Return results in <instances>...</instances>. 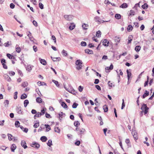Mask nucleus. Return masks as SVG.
I'll list each match as a JSON object with an SVG mask.
<instances>
[{
    "mask_svg": "<svg viewBox=\"0 0 154 154\" xmlns=\"http://www.w3.org/2000/svg\"><path fill=\"white\" fill-rule=\"evenodd\" d=\"M39 60L40 61V63L44 65H46V61L44 59H41L40 58H39Z\"/></svg>",
    "mask_w": 154,
    "mask_h": 154,
    "instance_id": "14",
    "label": "nucleus"
},
{
    "mask_svg": "<svg viewBox=\"0 0 154 154\" xmlns=\"http://www.w3.org/2000/svg\"><path fill=\"white\" fill-rule=\"evenodd\" d=\"M29 102V101L27 100H26L24 102V104L25 107L27 106V105L28 104Z\"/></svg>",
    "mask_w": 154,
    "mask_h": 154,
    "instance_id": "28",
    "label": "nucleus"
},
{
    "mask_svg": "<svg viewBox=\"0 0 154 154\" xmlns=\"http://www.w3.org/2000/svg\"><path fill=\"white\" fill-rule=\"evenodd\" d=\"M140 3V2L139 3L136 4L133 8L135 9H137V6H138L139 7H140V6L139 4Z\"/></svg>",
    "mask_w": 154,
    "mask_h": 154,
    "instance_id": "52",
    "label": "nucleus"
},
{
    "mask_svg": "<svg viewBox=\"0 0 154 154\" xmlns=\"http://www.w3.org/2000/svg\"><path fill=\"white\" fill-rule=\"evenodd\" d=\"M64 18L67 20L70 21L72 19V16L71 15H65L64 16Z\"/></svg>",
    "mask_w": 154,
    "mask_h": 154,
    "instance_id": "4",
    "label": "nucleus"
},
{
    "mask_svg": "<svg viewBox=\"0 0 154 154\" xmlns=\"http://www.w3.org/2000/svg\"><path fill=\"white\" fill-rule=\"evenodd\" d=\"M148 7V5L146 3H145L142 6V8L144 9H147Z\"/></svg>",
    "mask_w": 154,
    "mask_h": 154,
    "instance_id": "24",
    "label": "nucleus"
},
{
    "mask_svg": "<svg viewBox=\"0 0 154 154\" xmlns=\"http://www.w3.org/2000/svg\"><path fill=\"white\" fill-rule=\"evenodd\" d=\"M62 53L63 55L64 56H66L68 55L67 51L64 50H63L62 51Z\"/></svg>",
    "mask_w": 154,
    "mask_h": 154,
    "instance_id": "26",
    "label": "nucleus"
},
{
    "mask_svg": "<svg viewBox=\"0 0 154 154\" xmlns=\"http://www.w3.org/2000/svg\"><path fill=\"white\" fill-rule=\"evenodd\" d=\"M30 146H31L37 149H38L40 147L39 144L38 143L35 142L32 143L31 144Z\"/></svg>",
    "mask_w": 154,
    "mask_h": 154,
    "instance_id": "3",
    "label": "nucleus"
},
{
    "mask_svg": "<svg viewBox=\"0 0 154 154\" xmlns=\"http://www.w3.org/2000/svg\"><path fill=\"white\" fill-rule=\"evenodd\" d=\"M75 64L78 66L76 67V68L77 69L79 70L82 69V61L79 60H77L75 62Z\"/></svg>",
    "mask_w": 154,
    "mask_h": 154,
    "instance_id": "1",
    "label": "nucleus"
},
{
    "mask_svg": "<svg viewBox=\"0 0 154 154\" xmlns=\"http://www.w3.org/2000/svg\"><path fill=\"white\" fill-rule=\"evenodd\" d=\"M39 8L42 9H43L44 8V5L41 2L39 3Z\"/></svg>",
    "mask_w": 154,
    "mask_h": 154,
    "instance_id": "42",
    "label": "nucleus"
},
{
    "mask_svg": "<svg viewBox=\"0 0 154 154\" xmlns=\"http://www.w3.org/2000/svg\"><path fill=\"white\" fill-rule=\"evenodd\" d=\"M87 26V25L85 24V23L83 24L82 25V27L83 28V29H87V26Z\"/></svg>",
    "mask_w": 154,
    "mask_h": 154,
    "instance_id": "40",
    "label": "nucleus"
},
{
    "mask_svg": "<svg viewBox=\"0 0 154 154\" xmlns=\"http://www.w3.org/2000/svg\"><path fill=\"white\" fill-rule=\"evenodd\" d=\"M26 70L29 72H30L32 69V66L30 65H28L26 67Z\"/></svg>",
    "mask_w": 154,
    "mask_h": 154,
    "instance_id": "18",
    "label": "nucleus"
},
{
    "mask_svg": "<svg viewBox=\"0 0 154 154\" xmlns=\"http://www.w3.org/2000/svg\"><path fill=\"white\" fill-rule=\"evenodd\" d=\"M7 148V147L4 146H2L0 147V148L1 149H2L3 150H5Z\"/></svg>",
    "mask_w": 154,
    "mask_h": 154,
    "instance_id": "57",
    "label": "nucleus"
},
{
    "mask_svg": "<svg viewBox=\"0 0 154 154\" xmlns=\"http://www.w3.org/2000/svg\"><path fill=\"white\" fill-rule=\"evenodd\" d=\"M114 40L115 42L116 43V45H117V43H119L120 41V39L119 37H115L114 38Z\"/></svg>",
    "mask_w": 154,
    "mask_h": 154,
    "instance_id": "9",
    "label": "nucleus"
},
{
    "mask_svg": "<svg viewBox=\"0 0 154 154\" xmlns=\"http://www.w3.org/2000/svg\"><path fill=\"white\" fill-rule=\"evenodd\" d=\"M115 17L117 19H119L121 18V15L119 14H116L115 15Z\"/></svg>",
    "mask_w": 154,
    "mask_h": 154,
    "instance_id": "30",
    "label": "nucleus"
},
{
    "mask_svg": "<svg viewBox=\"0 0 154 154\" xmlns=\"http://www.w3.org/2000/svg\"><path fill=\"white\" fill-rule=\"evenodd\" d=\"M36 102L38 103H41L42 102V99L40 97H38L36 99Z\"/></svg>",
    "mask_w": 154,
    "mask_h": 154,
    "instance_id": "22",
    "label": "nucleus"
},
{
    "mask_svg": "<svg viewBox=\"0 0 154 154\" xmlns=\"http://www.w3.org/2000/svg\"><path fill=\"white\" fill-rule=\"evenodd\" d=\"M4 103L5 105V107H7L8 106V105L9 104V101L8 100H6L5 101Z\"/></svg>",
    "mask_w": 154,
    "mask_h": 154,
    "instance_id": "39",
    "label": "nucleus"
},
{
    "mask_svg": "<svg viewBox=\"0 0 154 154\" xmlns=\"http://www.w3.org/2000/svg\"><path fill=\"white\" fill-rule=\"evenodd\" d=\"M61 105L62 106L64 109H66L68 107V106L66 103L64 102H62L61 103Z\"/></svg>",
    "mask_w": 154,
    "mask_h": 154,
    "instance_id": "21",
    "label": "nucleus"
},
{
    "mask_svg": "<svg viewBox=\"0 0 154 154\" xmlns=\"http://www.w3.org/2000/svg\"><path fill=\"white\" fill-rule=\"evenodd\" d=\"M8 139L10 141L13 140V139L12 137V138H13V137L11 134H8Z\"/></svg>",
    "mask_w": 154,
    "mask_h": 154,
    "instance_id": "29",
    "label": "nucleus"
},
{
    "mask_svg": "<svg viewBox=\"0 0 154 154\" xmlns=\"http://www.w3.org/2000/svg\"><path fill=\"white\" fill-rule=\"evenodd\" d=\"M16 146L15 144H13L11 146V148L12 152H14L15 149H16Z\"/></svg>",
    "mask_w": 154,
    "mask_h": 154,
    "instance_id": "13",
    "label": "nucleus"
},
{
    "mask_svg": "<svg viewBox=\"0 0 154 154\" xmlns=\"http://www.w3.org/2000/svg\"><path fill=\"white\" fill-rule=\"evenodd\" d=\"M101 33V32L99 30L96 32V35L98 37H99L100 36Z\"/></svg>",
    "mask_w": 154,
    "mask_h": 154,
    "instance_id": "33",
    "label": "nucleus"
},
{
    "mask_svg": "<svg viewBox=\"0 0 154 154\" xmlns=\"http://www.w3.org/2000/svg\"><path fill=\"white\" fill-rule=\"evenodd\" d=\"M42 126H45L46 131H48L51 129V128L49 125L45 124L44 125H42Z\"/></svg>",
    "mask_w": 154,
    "mask_h": 154,
    "instance_id": "10",
    "label": "nucleus"
},
{
    "mask_svg": "<svg viewBox=\"0 0 154 154\" xmlns=\"http://www.w3.org/2000/svg\"><path fill=\"white\" fill-rule=\"evenodd\" d=\"M78 105V104L75 103H74L72 106V107L73 108H76L77 106Z\"/></svg>",
    "mask_w": 154,
    "mask_h": 154,
    "instance_id": "44",
    "label": "nucleus"
},
{
    "mask_svg": "<svg viewBox=\"0 0 154 154\" xmlns=\"http://www.w3.org/2000/svg\"><path fill=\"white\" fill-rule=\"evenodd\" d=\"M132 134L133 135V137L135 139L137 140L138 139L137 133L135 130H132Z\"/></svg>",
    "mask_w": 154,
    "mask_h": 154,
    "instance_id": "5",
    "label": "nucleus"
},
{
    "mask_svg": "<svg viewBox=\"0 0 154 154\" xmlns=\"http://www.w3.org/2000/svg\"><path fill=\"white\" fill-rule=\"evenodd\" d=\"M133 26L130 25H129L127 27V30L128 32H130L131 31H132V30L133 29Z\"/></svg>",
    "mask_w": 154,
    "mask_h": 154,
    "instance_id": "19",
    "label": "nucleus"
},
{
    "mask_svg": "<svg viewBox=\"0 0 154 154\" xmlns=\"http://www.w3.org/2000/svg\"><path fill=\"white\" fill-rule=\"evenodd\" d=\"M39 126V122H38L37 123H35L33 125L34 127L35 128H37L38 126Z\"/></svg>",
    "mask_w": 154,
    "mask_h": 154,
    "instance_id": "53",
    "label": "nucleus"
},
{
    "mask_svg": "<svg viewBox=\"0 0 154 154\" xmlns=\"http://www.w3.org/2000/svg\"><path fill=\"white\" fill-rule=\"evenodd\" d=\"M17 72L18 73V74L21 76H22L23 75V74L22 72V71L19 70L17 69Z\"/></svg>",
    "mask_w": 154,
    "mask_h": 154,
    "instance_id": "50",
    "label": "nucleus"
},
{
    "mask_svg": "<svg viewBox=\"0 0 154 154\" xmlns=\"http://www.w3.org/2000/svg\"><path fill=\"white\" fill-rule=\"evenodd\" d=\"M133 36L132 35H130L129 36L128 38V44H130L131 43V41L132 40Z\"/></svg>",
    "mask_w": 154,
    "mask_h": 154,
    "instance_id": "20",
    "label": "nucleus"
},
{
    "mask_svg": "<svg viewBox=\"0 0 154 154\" xmlns=\"http://www.w3.org/2000/svg\"><path fill=\"white\" fill-rule=\"evenodd\" d=\"M17 91L14 93V99H16L17 98Z\"/></svg>",
    "mask_w": 154,
    "mask_h": 154,
    "instance_id": "59",
    "label": "nucleus"
},
{
    "mask_svg": "<svg viewBox=\"0 0 154 154\" xmlns=\"http://www.w3.org/2000/svg\"><path fill=\"white\" fill-rule=\"evenodd\" d=\"M41 116H42L41 113L40 112H38L37 113H36L35 115V116H37V117H39Z\"/></svg>",
    "mask_w": 154,
    "mask_h": 154,
    "instance_id": "51",
    "label": "nucleus"
},
{
    "mask_svg": "<svg viewBox=\"0 0 154 154\" xmlns=\"http://www.w3.org/2000/svg\"><path fill=\"white\" fill-rule=\"evenodd\" d=\"M51 38L52 39V40L54 41V42L55 43H56V38L55 36L54 35H52V38Z\"/></svg>",
    "mask_w": 154,
    "mask_h": 154,
    "instance_id": "55",
    "label": "nucleus"
},
{
    "mask_svg": "<svg viewBox=\"0 0 154 154\" xmlns=\"http://www.w3.org/2000/svg\"><path fill=\"white\" fill-rule=\"evenodd\" d=\"M126 72L127 73V77L128 80V82L129 81L131 75V72H129V71L128 70H127Z\"/></svg>",
    "mask_w": 154,
    "mask_h": 154,
    "instance_id": "8",
    "label": "nucleus"
},
{
    "mask_svg": "<svg viewBox=\"0 0 154 154\" xmlns=\"http://www.w3.org/2000/svg\"><path fill=\"white\" fill-rule=\"evenodd\" d=\"M9 42H6L4 44V45L5 47H8L10 45V44L9 43Z\"/></svg>",
    "mask_w": 154,
    "mask_h": 154,
    "instance_id": "56",
    "label": "nucleus"
},
{
    "mask_svg": "<svg viewBox=\"0 0 154 154\" xmlns=\"http://www.w3.org/2000/svg\"><path fill=\"white\" fill-rule=\"evenodd\" d=\"M47 144L48 146H51V145H52V144L51 140H49L48 141V142L47 143Z\"/></svg>",
    "mask_w": 154,
    "mask_h": 154,
    "instance_id": "34",
    "label": "nucleus"
},
{
    "mask_svg": "<svg viewBox=\"0 0 154 154\" xmlns=\"http://www.w3.org/2000/svg\"><path fill=\"white\" fill-rule=\"evenodd\" d=\"M146 92L145 93L143 96V98H144L148 96L149 94V92L147 91L146 90L145 91Z\"/></svg>",
    "mask_w": 154,
    "mask_h": 154,
    "instance_id": "25",
    "label": "nucleus"
},
{
    "mask_svg": "<svg viewBox=\"0 0 154 154\" xmlns=\"http://www.w3.org/2000/svg\"><path fill=\"white\" fill-rule=\"evenodd\" d=\"M52 81L57 87L59 86V83L57 81L53 80Z\"/></svg>",
    "mask_w": 154,
    "mask_h": 154,
    "instance_id": "35",
    "label": "nucleus"
},
{
    "mask_svg": "<svg viewBox=\"0 0 154 154\" xmlns=\"http://www.w3.org/2000/svg\"><path fill=\"white\" fill-rule=\"evenodd\" d=\"M103 109L104 110V111L105 112H106L108 111V108L107 106L106 105H104L103 106Z\"/></svg>",
    "mask_w": 154,
    "mask_h": 154,
    "instance_id": "27",
    "label": "nucleus"
},
{
    "mask_svg": "<svg viewBox=\"0 0 154 154\" xmlns=\"http://www.w3.org/2000/svg\"><path fill=\"white\" fill-rule=\"evenodd\" d=\"M17 45L16 48V51L18 53H20L21 51L20 48L19 47H17Z\"/></svg>",
    "mask_w": 154,
    "mask_h": 154,
    "instance_id": "32",
    "label": "nucleus"
},
{
    "mask_svg": "<svg viewBox=\"0 0 154 154\" xmlns=\"http://www.w3.org/2000/svg\"><path fill=\"white\" fill-rule=\"evenodd\" d=\"M75 27V25H73L72 26H70L69 27V29L70 30H72Z\"/></svg>",
    "mask_w": 154,
    "mask_h": 154,
    "instance_id": "47",
    "label": "nucleus"
},
{
    "mask_svg": "<svg viewBox=\"0 0 154 154\" xmlns=\"http://www.w3.org/2000/svg\"><path fill=\"white\" fill-rule=\"evenodd\" d=\"M40 140L42 141L45 142L47 141V138L45 136H43L41 137Z\"/></svg>",
    "mask_w": 154,
    "mask_h": 154,
    "instance_id": "17",
    "label": "nucleus"
},
{
    "mask_svg": "<svg viewBox=\"0 0 154 154\" xmlns=\"http://www.w3.org/2000/svg\"><path fill=\"white\" fill-rule=\"evenodd\" d=\"M80 142L79 140H78L75 143V144L76 145L79 146L80 144Z\"/></svg>",
    "mask_w": 154,
    "mask_h": 154,
    "instance_id": "64",
    "label": "nucleus"
},
{
    "mask_svg": "<svg viewBox=\"0 0 154 154\" xmlns=\"http://www.w3.org/2000/svg\"><path fill=\"white\" fill-rule=\"evenodd\" d=\"M28 85V83L27 82H23L22 83V86H23L24 87H25L27 86Z\"/></svg>",
    "mask_w": 154,
    "mask_h": 154,
    "instance_id": "37",
    "label": "nucleus"
},
{
    "mask_svg": "<svg viewBox=\"0 0 154 154\" xmlns=\"http://www.w3.org/2000/svg\"><path fill=\"white\" fill-rule=\"evenodd\" d=\"M45 110H45L44 109L41 110V112H40L41 113V115H43L45 113Z\"/></svg>",
    "mask_w": 154,
    "mask_h": 154,
    "instance_id": "58",
    "label": "nucleus"
},
{
    "mask_svg": "<svg viewBox=\"0 0 154 154\" xmlns=\"http://www.w3.org/2000/svg\"><path fill=\"white\" fill-rule=\"evenodd\" d=\"M78 89H79V91L81 92H82L83 90V87H82V86H79V88H78Z\"/></svg>",
    "mask_w": 154,
    "mask_h": 154,
    "instance_id": "46",
    "label": "nucleus"
},
{
    "mask_svg": "<svg viewBox=\"0 0 154 154\" xmlns=\"http://www.w3.org/2000/svg\"><path fill=\"white\" fill-rule=\"evenodd\" d=\"M113 66L112 64H111L109 67H106L105 68L106 70H111L113 69Z\"/></svg>",
    "mask_w": 154,
    "mask_h": 154,
    "instance_id": "16",
    "label": "nucleus"
},
{
    "mask_svg": "<svg viewBox=\"0 0 154 154\" xmlns=\"http://www.w3.org/2000/svg\"><path fill=\"white\" fill-rule=\"evenodd\" d=\"M130 15H134L135 14V12L134 11L131 10L130 13Z\"/></svg>",
    "mask_w": 154,
    "mask_h": 154,
    "instance_id": "61",
    "label": "nucleus"
},
{
    "mask_svg": "<svg viewBox=\"0 0 154 154\" xmlns=\"http://www.w3.org/2000/svg\"><path fill=\"white\" fill-rule=\"evenodd\" d=\"M141 109L142 110V111L144 112V114H146L148 112L149 108L147 106L146 104H144L142 105Z\"/></svg>",
    "mask_w": 154,
    "mask_h": 154,
    "instance_id": "2",
    "label": "nucleus"
},
{
    "mask_svg": "<svg viewBox=\"0 0 154 154\" xmlns=\"http://www.w3.org/2000/svg\"><path fill=\"white\" fill-rule=\"evenodd\" d=\"M15 127L17 128H18L20 126V123L18 121H16L15 122Z\"/></svg>",
    "mask_w": 154,
    "mask_h": 154,
    "instance_id": "31",
    "label": "nucleus"
},
{
    "mask_svg": "<svg viewBox=\"0 0 154 154\" xmlns=\"http://www.w3.org/2000/svg\"><path fill=\"white\" fill-rule=\"evenodd\" d=\"M21 145L24 148L26 149L27 147L26 145V142L24 140H22L21 142Z\"/></svg>",
    "mask_w": 154,
    "mask_h": 154,
    "instance_id": "7",
    "label": "nucleus"
},
{
    "mask_svg": "<svg viewBox=\"0 0 154 154\" xmlns=\"http://www.w3.org/2000/svg\"><path fill=\"white\" fill-rule=\"evenodd\" d=\"M141 48V47L140 46H137L135 47V50L137 52H138L140 50Z\"/></svg>",
    "mask_w": 154,
    "mask_h": 154,
    "instance_id": "23",
    "label": "nucleus"
},
{
    "mask_svg": "<svg viewBox=\"0 0 154 154\" xmlns=\"http://www.w3.org/2000/svg\"><path fill=\"white\" fill-rule=\"evenodd\" d=\"M107 56L104 55L102 58V59L103 60H105L107 59Z\"/></svg>",
    "mask_w": 154,
    "mask_h": 154,
    "instance_id": "60",
    "label": "nucleus"
},
{
    "mask_svg": "<svg viewBox=\"0 0 154 154\" xmlns=\"http://www.w3.org/2000/svg\"><path fill=\"white\" fill-rule=\"evenodd\" d=\"M27 97V95L26 94H22L21 96V99H24Z\"/></svg>",
    "mask_w": 154,
    "mask_h": 154,
    "instance_id": "38",
    "label": "nucleus"
},
{
    "mask_svg": "<svg viewBox=\"0 0 154 154\" xmlns=\"http://www.w3.org/2000/svg\"><path fill=\"white\" fill-rule=\"evenodd\" d=\"M109 43V42L106 39H104L103 42V45L106 47L108 46Z\"/></svg>",
    "mask_w": 154,
    "mask_h": 154,
    "instance_id": "6",
    "label": "nucleus"
},
{
    "mask_svg": "<svg viewBox=\"0 0 154 154\" xmlns=\"http://www.w3.org/2000/svg\"><path fill=\"white\" fill-rule=\"evenodd\" d=\"M128 6V4L126 3H124L120 6V8H127Z\"/></svg>",
    "mask_w": 154,
    "mask_h": 154,
    "instance_id": "15",
    "label": "nucleus"
},
{
    "mask_svg": "<svg viewBox=\"0 0 154 154\" xmlns=\"http://www.w3.org/2000/svg\"><path fill=\"white\" fill-rule=\"evenodd\" d=\"M81 45L82 46H85L86 45V43L85 42H82L81 43Z\"/></svg>",
    "mask_w": 154,
    "mask_h": 154,
    "instance_id": "48",
    "label": "nucleus"
},
{
    "mask_svg": "<svg viewBox=\"0 0 154 154\" xmlns=\"http://www.w3.org/2000/svg\"><path fill=\"white\" fill-rule=\"evenodd\" d=\"M122 107H121V109H123L125 106V104L124 103V100L123 99L122 100Z\"/></svg>",
    "mask_w": 154,
    "mask_h": 154,
    "instance_id": "43",
    "label": "nucleus"
},
{
    "mask_svg": "<svg viewBox=\"0 0 154 154\" xmlns=\"http://www.w3.org/2000/svg\"><path fill=\"white\" fill-rule=\"evenodd\" d=\"M51 58L52 59V60L54 61H55L57 60V59L58 60H60V57H51Z\"/></svg>",
    "mask_w": 154,
    "mask_h": 154,
    "instance_id": "36",
    "label": "nucleus"
},
{
    "mask_svg": "<svg viewBox=\"0 0 154 154\" xmlns=\"http://www.w3.org/2000/svg\"><path fill=\"white\" fill-rule=\"evenodd\" d=\"M85 52L86 53L90 54H92L93 53V51L92 50L88 49H86L85 50Z\"/></svg>",
    "mask_w": 154,
    "mask_h": 154,
    "instance_id": "11",
    "label": "nucleus"
},
{
    "mask_svg": "<svg viewBox=\"0 0 154 154\" xmlns=\"http://www.w3.org/2000/svg\"><path fill=\"white\" fill-rule=\"evenodd\" d=\"M33 48L34 51L35 52H36L37 51L38 49H37V47L35 45H34L33 46Z\"/></svg>",
    "mask_w": 154,
    "mask_h": 154,
    "instance_id": "54",
    "label": "nucleus"
},
{
    "mask_svg": "<svg viewBox=\"0 0 154 154\" xmlns=\"http://www.w3.org/2000/svg\"><path fill=\"white\" fill-rule=\"evenodd\" d=\"M79 125L80 123L78 121L75 122H74V125L76 127H77Z\"/></svg>",
    "mask_w": 154,
    "mask_h": 154,
    "instance_id": "49",
    "label": "nucleus"
},
{
    "mask_svg": "<svg viewBox=\"0 0 154 154\" xmlns=\"http://www.w3.org/2000/svg\"><path fill=\"white\" fill-rule=\"evenodd\" d=\"M32 23L35 26H37V22L35 21V20H33L32 22Z\"/></svg>",
    "mask_w": 154,
    "mask_h": 154,
    "instance_id": "62",
    "label": "nucleus"
},
{
    "mask_svg": "<svg viewBox=\"0 0 154 154\" xmlns=\"http://www.w3.org/2000/svg\"><path fill=\"white\" fill-rule=\"evenodd\" d=\"M54 131L55 132L57 133H60V129L58 127H55V128Z\"/></svg>",
    "mask_w": 154,
    "mask_h": 154,
    "instance_id": "41",
    "label": "nucleus"
},
{
    "mask_svg": "<svg viewBox=\"0 0 154 154\" xmlns=\"http://www.w3.org/2000/svg\"><path fill=\"white\" fill-rule=\"evenodd\" d=\"M4 77L8 81L10 82L11 81V78L8 75L5 74L4 75Z\"/></svg>",
    "mask_w": 154,
    "mask_h": 154,
    "instance_id": "12",
    "label": "nucleus"
},
{
    "mask_svg": "<svg viewBox=\"0 0 154 154\" xmlns=\"http://www.w3.org/2000/svg\"><path fill=\"white\" fill-rule=\"evenodd\" d=\"M7 57L10 59H12L13 57V56L12 55L9 54H7Z\"/></svg>",
    "mask_w": 154,
    "mask_h": 154,
    "instance_id": "45",
    "label": "nucleus"
},
{
    "mask_svg": "<svg viewBox=\"0 0 154 154\" xmlns=\"http://www.w3.org/2000/svg\"><path fill=\"white\" fill-rule=\"evenodd\" d=\"M15 5L14 4L11 3L10 5V7L11 8H14Z\"/></svg>",
    "mask_w": 154,
    "mask_h": 154,
    "instance_id": "63",
    "label": "nucleus"
}]
</instances>
